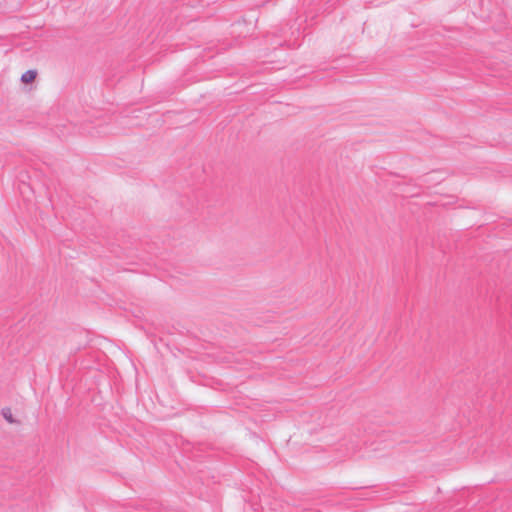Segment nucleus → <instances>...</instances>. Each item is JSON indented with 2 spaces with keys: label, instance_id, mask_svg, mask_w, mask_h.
I'll return each instance as SVG.
<instances>
[{
  "label": "nucleus",
  "instance_id": "f257e3e1",
  "mask_svg": "<svg viewBox=\"0 0 512 512\" xmlns=\"http://www.w3.org/2000/svg\"><path fill=\"white\" fill-rule=\"evenodd\" d=\"M37 77V71L36 70H28L21 76V81L25 84H30L34 82V80Z\"/></svg>",
  "mask_w": 512,
  "mask_h": 512
},
{
  "label": "nucleus",
  "instance_id": "f03ea898",
  "mask_svg": "<svg viewBox=\"0 0 512 512\" xmlns=\"http://www.w3.org/2000/svg\"><path fill=\"white\" fill-rule=\"evenodd\" d=\"M1 414L3 416V418L8 422V423H18L17 420L14 419L13 415H12V411L9 407H4L2 408L1 410Z\"/></svg>",
  "mask_w": 512,
  "mask_h": 512
}]
</instances>
